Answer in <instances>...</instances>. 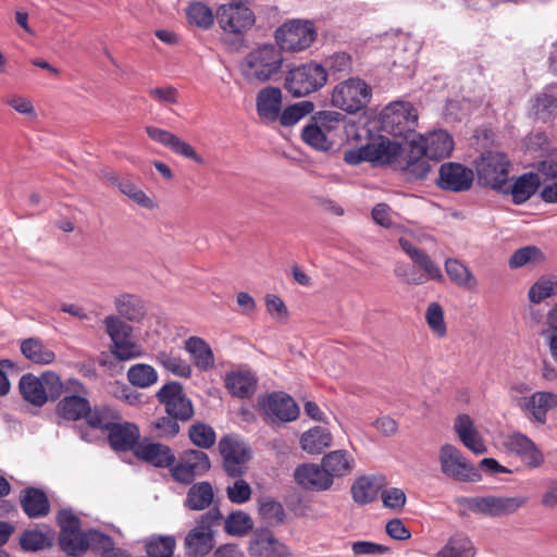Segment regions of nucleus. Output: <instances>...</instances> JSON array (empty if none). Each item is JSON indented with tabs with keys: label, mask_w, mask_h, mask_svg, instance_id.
Instances as JSON below:
<instances>
[{
	"label": "nucleus",
	"mask_w": 557,
	"mask_h": 557,
	"mask_svg": "<svg viewBox=\"0 0 557 557\" xmlns=\"http://www.w3.org/2000/svg\"><path fill=\"white\" fill-rule=\"evenodd\" d=\"M21 507L30 519L44 518L49 513L50 503L46 493L37 487H26L20 497Z\"/></svg>",
	"instance_id": "30"
},
{
	"label": "nucleus",
	"mask_w": 557,
	"mask_h": 557,
	"mask_svg": "<svg viewBox=\"0 0 557 557\" xmlns=\"http://www.w3.org/2000/svg\"><path fill=\"white\" fill-rule=\"evenodd\" d=\"M519 406L530 420L545 424L547 412L557 407V394L535 392L530 397L520 399Z\"/></svg>",
	"instance_id": "21"
},
{
	"label": "nucleus",
	"mask_w": 557,
	"mask_h": 557,
	"mask_svg": "<svg viewBox=\"0 0 557 557\" xmlns=\"http://www.w3.org/2000/svg\"><path fill=\"white\" fill-rule=\"evenodd\" d=\"M20 546L24 552H39L52 546V539L37 530H26L20 536Z\"/></svg>",
	"instance_id": "51"
},
{
	"label": "nucleus",
	"mask_w": 557,
	"mask_h": 557,
	"mask_svg": "<svg viewBox=\"0 0 557 557\" xmlns=\"http://www.w3.org/2000/svg\"><path fill=\"white\" fill-rule=\"evenodd\" d=\"M188 436L195 446L203 449L212 447L216 441L213 428L203 422L191 424L188 430Z\"/></svg>",
	"instance_id": "50"
},
{
	"label": "nucleus",
	"mask_w": 557,
	"mask_h": 557,
	"mask_svg": "<svg viewBox=\"0 0 557 557\" xmlns=\"http://www.w3.org/2000/svg\"><path fill=\"white\" fill-rule=\"evenodd\" d=\"M370 162L374 164H393L397 168L405 147L401 143L393 141L389 138L380 136L376 140L368 144Z\"/></svg>",
	"instance_id": "24"
},
{
	"label": "nucleus",
	"mask_w": 557,
	"mask_h": 557,
	"mask_svg": "<svg viewBox=\"0 0 557 557\" xmlns=\"http://www.w3.org/2000/svg\"><path fill=\"white\" fill-rule=\"evenodd\" d=\"M438 460L442 473L450 479L459 482H479L482 479L480 470L451 444L441 447Z\"/></svg>",
	"instance_id": "11"
},
{
	"label": "nucleus",
	"mask_w": 557,
	"mask_h": 557,
	"mask_svg": "<svg viewBox=\"0 0 557 557\" xmlns=\"http://www.w3.org/2000/svg\"><path fill=\"white\" fill-rule=\"evenodd\" d=\"M525 502L527 498L522 496H484L472 497L468 500V504L472 511L481 512L491 517H500L515 512L522 507Z\"/></svg>",
	"instance_id": "16"
},
{
	"label": "nucleus",
	"mask_w": 557,
	"mask_h": 557,
	"mask_svg": "<svg viewBox=\"0 0 557 557\" xmlns=\"http://www.w3.org/2000/svg\"><path fill=\"white\" fill-rule=\"evenodd\" d=\"M557 290V283L541 277L529 289L528 297L532 304H541L543 300L549 298Z\"/></svg>",
	"instance_id": "58"
},
{
	"label": "nucleus",
	"mask_w": 557,
	"mask_h": 557,
	"mask_svg": "<svg viewBox=\"0 0 557 557\" xmlns=\"http://www.w3.org/2000/svg\"><path fill=\"white\" fill-rule=\"evenodd\" d=\"M381 124L384 132L405 140V145L417 140L418 112L407 101H395L386 106L381 113Z\"/></svg>",
	"instance_id": "3"
},
{
	"label": "nucleus",
	"mask_w": 557,
	"mask_h": 557,
	"mask_svg": "<svg viewBox=\"0 0 557 557\" xmlns=\"http://www.w3.org/2000/svg\"><path fill=\"white\" fill-rule=\"evenodd\" d=\"M135 455L158 468H169L175 462L173 450L161 443H141L136 447Z\"/></svg>",
	"instance_id": "29"
},
{
	"label": "nucleus",
	"mask_w": 557,
	"mask_h": 557,
	"mask_svg": "<svg viewBox=\"0 0 557 557\" xmlns=\"http://www.w3.org/2000/svg\"><path fill=\"white\" fill-rule=\"evenodd\" d=\"M425 321L431 331L438 337H444L447 327L444 321V310L438 302H431L425 312Z\"/></svg>",
	"instance_id": "57"
},
{
	"label": "nucleus",
	"mask_w": 557,
	"mask_h": 557,
	"mask_svg": "<svg viewBox=\"0 0 557 557\" xmlns=\"http://www.w3.org/2000/svg\"><path fill=\"white\" fill-rule=\"evenodd\" d=\"M265 307L272 318L277 321L286 320L288 317V310L284 301L274 294L265 296Z\"/></svg>",
	"instance_id": "64"
},
{
	"label": "nucleus",
	"mask_w": 557,
	"mask_h": 557,
	"mask_svg": "<svg viewBox=\"0 0 557 557\" xmlns=\"http://www.w3.org/2000/svg\"><path fill=\"white\" fill-rule=\"evenodd\" d=\"M295 480L302 487L313 491H325L333 484L331 475H329L322 463L321 466L307 463L297 467Z\"/></svg>",
	"instance_id": "25"
},
{
	"label": "nucleus",
	"mask_w": 557,
	"mask_h": 557,
	"mask_svg": "<svg viewBox=\"0 0 557 557\" xmlns=\"http://www.w3.org/2000/svg\"><path fill=\"white\" fill-rule=\"evenodd\" d=\"M88 411L89 403L81 396H66L58 404V413L70 421L85 418Z\"/></svg>",
	"instance_id": "39"
},
{
	"label": "nucleus",
	"mask_w": 557,
	"mask_h": 557,
	"mask_svg": "<svg viewBox=\"0 0 557 557\" xmlns=\"http://www.w3.org/2000/svg\"><path fill=\"white\" fill-rule=\"evenodd\" d=\"M160 404L164 405L165 412L181 421H188L194 416V407L190 399L184 394L183 386L178 382L164 384L157 393Z\"/></svg>",
	"instance_id": "14"
},
{
	"label": "nucleus",
	"mask_w": 557,
	"mask_h": 557,
	"mask_svg": "<svg viewBox=\"0 0 557 557\" xmlns=\"http://www.w3.org/2000/svg\"><path fill=\"white\" fill-rule=\"evenodd\" d=\"M475 549L469 537L462 534L451 536L437 553V557H474Z\"/></svg>",
	"instance_id": "42"
},
{
	"label": "nucleus",
	"mask_w": 557,
	"mask_h": 557,
	"mask_svg": "<svg viewBox=\"0 0 557 557\" xmlns=\"http://www.w3.org/2000/svg\"><path fill=\"white\" fill-rule=\"evenodd\" d=\"M534 109L539 120L554 119L557 116V98L548 94H541L536 97Z\"/></svg>",
	"instance_id": "61"
},
{
	"label": "nucleus",
	"mask_w": 557,
	"mask_h": 557,
	"mask_svg": "<svg viewBox=\"0 0 557 557\" xmlns=\"http://www.w3.org/2000/svg\"><path fill=\"white\" fill-rule=\"evenodd\" d=\"M114 308L120 318L131 322H139L146 314L145 302L137 295L123 293L114 297Z\"/></svg>",
	"instance_id": "32"
},
{
	"label": "nucleus",
	"mask_w": 557,
	"mask_h": 557,
	"mask_svg": "<svg viewBox=\"0 0 557 557\" xmlns=\"http://www.w3.org/2000/svg\"><path fill=\"white\" fill-rule=\"evenodd\" d=\"M81 524H62L59 536L61 549L70 556H79L87 550L97 552L110 544V536L94 529L83 532Z\"/></svg>",
	"instance_id": "7"
},
{
	"label": "nucleus",
	"mask_w": 557,
	"mask_h": 557,
	"mask_svg": "<svg viewBox=\"0 0 557 557\" xmlns=\"http://www.w3.org/2000/svg\"><path fill=\"white\" fill-rule=\"evenodd\" d=\"M454 430L461 443L473 454L482 455L486 453V445L470 416H457L454 422Z\"/></svg>",
	"instance_id": "26"
},
{
	"label": "nucleus",
	"mask_w": 557,
	"mask_h": 557,
	"mask_svg": "<svg viewBox=\"0 0 557 557\" xmlns=\"http://www.w3.org/2000/svg\"><path fill=\"white\" fill-rule=\"evenodd\" d=\"M117 187L123 195L128 197L136 205L150 210L156 207L154 201L132 181L122 180L119 182Z\"/></svg>",
	"instance_id": "54"
},
{
	"label": "nucleus",
	"mask_w": 557,
	"mask_h": 557,
	"mask_svg": "<svg viewBox=\"0 0 557 557\" xmlns=\"http://www.w3.org/2000/svg\"><path fill=\"white\" fill-rule=\"evenodd\" d=\"M327 72V77L339 79L352 72V58L346 52H335L329 55L322 64Z\"/></svg>",
	"instance_id": "44"
},
{
	"label": "nucleus",
	"mask_w": 557,
	"mask_h": 557,
	"mask_svg": "<svg viewBox=\"0 0 557 557\" xmlns=\"http://www.w3.org/2000/svg\"><path fill=\"white\" fill-rule=\"evenodd\" d=\"M314 110V104L311 101L304 100L282 109L280 112L278 122L282 126L290 127L297 124L306 115Z\"/></svg>",
	"instance_id": "47"
},
{
	"label": "nucleus",
	"mask_w": 557,
	"mask_h": 557,
	"mask_svg": "<svg viewBox=\"0 0 557 557\" xmlns=\"http://www.w3.org/2000/svg\"><path fill=\"white\" fill-rule=\"evenodd\" d=\"M223 461V470L231 478L243 476L251 459V449L239 436L227 434L220 438L218 445Z\"/></svg>",
	"instance_id": "9"
},
{
	"label": "nucleus",
	"mask_w": 557,
	"mask_h": 557,
	"mask_svg": "<svg viewBox=\"0 0 557 557\" xmlns=\"http://www.w3.org/2000/svg\"><path fill=\"white\" fill-rule=\"evenodd\" d=\"M85 419L95 429L109 430L120 417L116 410L108 406H96L94 409L89 407Z\"/></svg>",
	"instance_id": "46"
},
{
	"label": "nucleus",
	"mask_w": 557,
	"mask_h": 557,
	"mask_svg": "<svg viewBox=\"0 0 557 557\" xmlns=\"http://www.w3.org/2000/svg\"><path fill=\"white\" fill-rule=\"evenodd\" d=\"M417 144L430 159L448 158L454 150L453 137L443 129L433 131L426 136L418 134Z\"/></svg>",
	"instance_id": "23"
},
{
	"label": "nucleus",
	"mask_w": 557,
	"mask_h": 557,
	"mask_svg": "<svg viewBox=\"0 0 557 557\" xmlns=\"http://www.w3.org/2000/svg\"><path fill=\"white\" fill-rule=\"evenodd\" d=\"M224 385L232 396L247 399L255 395L258 379L250 370H236L226 373Z\"/></svg>",
	"instance_id": "27"
},
{
	"label": "nucleus",
	"mask_w": 557,
	"mask_h": 557,
	"mask_svg": "<svg viewBox=\"0 0 557 557\" xmlns=\"http://www.w3.org/2000/svg\"><path fill=\"white\" fill-rule=\"evenodd\" d=\"M332 444V434L323 426H314L300 437L301 448L309 454H321Z\"/></svg>",
	"instance_id": "38"
},
{
	"label": "nucleus",
	"mask_w": 557,
	"mask_h": 557,
	"mask_svg": "<svg viewBox=\"0 0 557 557\" xmlns=\"http://www.w3.org/2000/svg\"><path fill=\"white\" fill-rule=\"evenodd\" d=\"M478 181L481 185L507 194L510 161L499 151L483 152L475 161Z\"/></svg>",
	"instance_id": "5"
},
{
	"label": "nucleus",
	"mask_w": 557,
	"mask_h": 557,
	"mask_svg": "<svg viewBox=\"0 0 557 557\" xmlns=\"http://www.w3.org/2000/svg\"><path fill=\"white\" fill-rule=\"evenodd\" d=\"M181 458L196 474V476L203 475L211 468L209 456L202 450H186Z\"/></svg>",
	"instance_id": "56"
},
{
	"label": "nucleus",
	"mask_w": 557,
	"mask_h": 557,
	"mask_svg": "<svg viewBox=\"0 0 557 557\" xmlns=\"http://www.w3.org/2000/svg\"><path fill=\"white\" fill-rule=\"evenodd\" d=\"M146 132L152 140L163 145L174 153L190 159L197 164H203V158L199 156L188 143L181 139L175 134L154 126H147Z\"/></svg>",
	"instance_id": "22"
},
{
	"label": "nucleus",
	"mask_w": 557,
	"mask_h": 557,
	"mask_svg": "<svg viewBox=\"0 0 557 557\" xmlns=\"http://www.w3.org/2000/svg\"><path fill=\"white\" fill-rule=\"evenodd\" d=\"M398 244L403 251L423 271V273L420 274L416 270H410L405 264H397L394 269V273L397 277L409 285H422L428 281H435L437 283L444 282L441 268L424 250L417 248L406 237H400Z\"/></svg>",
	"instance_id": "2"
},
{
	"label": "nucleus",
	"mask_w": 557,
	"mask_h": 557,
	"mask_svg": "<svg viewBox=\"0 0 557 557\" xmlns=\"http://www.w3.org/2000/svg\"><path fill=\"white\" fill-rule=\"evenodd\" d=\"M18 389L25 401L41 407L48 400H55L62 395L63 383L60 376L51 371H47L40 376L26 373L20 379Z\"/></svg>",
	"instance_id": "4"
},
{
	"label": "nucleus",
	"mask_w": 557,
	"mask_h": 557,
	"mask_svg": "<svg viewBox=\"0 0 557 557\" xmlns=\"http://www.w3.org/2000/svg\"><path fill=\"white\" fill-rule=\"evenodd\" d=\"M445 271L449 280L458 287L474 290L478 287V280L471 270L461 261L455 258L445 260Z\"/></svg>",
	"instance_id": "36"
},
{
	"label": "nucleus",
	"mask_w": 557,
	"mask_h": 557,
	"mask_svg": "<svg viewBox=\"0 0 557 557\" xmlns=\"http://www.w3.org/2000/svg\"><path fill=\"white\" fill-rule=\"evenodd\" d=\"M103 324L111 343L126 337H132L133 327L116 314L107 315L103 319Z\"/></svg>",
	"instance_id": "53"
},
{
	"label": "nucleus",
	"mask_w": 557,
	"mask_h": 557,
	"mask_svg": "<svg viewBox=\"0 0 557 557\" xmlns=\"http://www.w3.org/2000/svg\"><path fill=\"white\" fill-rule=\"evenodd\" d=\"M429 159L414 140L406 144L405 152L397 162V169L403 171L409 180H423L431 169Z\"/></svg>",
	"instance_id": "18"
},
{
	"label": "nucleus",
	"mask_w": 557,
	"mask_h": 557,
	"mask_svg": "<svg viewBox=\"0 0 557 557\" xmlns=\"http://www.w3.org/2000/svg\"><path fill=\"white\" fill-rule=\"evenodd\" d=\"M110 351L121 361L132 360L141 356L140 346L132 341L131 337L111 343Z\"/></svg>",
	"instance_id": "55"
},
{
	"label": "nucleus",
	"mask_w": 557,
	"mask_h": 557,
	"mask_svg": "<svg viewBox=\"0 0 557 557\" xmlns=\"http://www.w3.org/2000/svg\"><path fill=\"white\" fill-rule=\"evenodd\" d=\"M540 176L535 173H524L519 176L512 185H508V193L512 196L515 205H522L528 201L539 189Z\"/></svg>",
	"instance_id": "35"
},
{
	"label": "nucleus",
	"mask_w": 557,
	"mask_h": 557,
	"mask_svg": "<svg viewBox=\"0 0 557 557\" xmlns=\"http://www.w3.org/2000/svg\"><path fill=\"white\" fill-rule=\"evenodd\" d=\"M2 102L9 107H11L13 110H15L17 113L29 116V117H36V111L33 106V102L21 95L17 94H10L2 98Z\"/></svg>",
	"instance_id": "62"
},
{
	"label": "nucleus",
	"mask_w": 557,
	"mask_h": 557,
	"mask_svg": "<svg viewBox=\"0 0 557 557\" xmlns=\"http://www.w3.org/2000/svg\"><path fill=\"white\" fill-rule=\"evenodd\" d=\"M233 484L227 485L225 492L226 496L233 504H244L251 498L252 490L247 481L239 478H234Z\"/></svg>",
	"instance_id": "60"
},
{
	"label": "nucleus",
	"mask_w": 557,
	"mask_h": 557,
	"mask_svg": "<svg viewBox=\"0 0 557 557\" xmlns=\"http://www.w3.org/2000/svg\"><path fill=\"white\" fill-rule=\"evenodd\" d=\"M185 349L193 357L195 366L201 371L214 367V355L209 344L201 337L190 336L185 341Z\"/></svg>",
	"instance_id": "34"
},
{
	"label": "nucleus",
	"mask_w": 557,
	"mask_h": 557,
	"mask_svg": "<svg viewBox=\"0 0 557 557\" xmlns=\"http://www.w3.org/2000/svg\"><path fill=\"white\" fill-rule=\"evenodd\" d=\"M380 485L374 479L361 476L351 486V494L355 502L359 504L371 503L377 497Z\"/></svg>",
	"instance_id": "49"
},
{
	"label": "nucleus",
	"mask_w": 557,
	"mask_h": 557,
	"mask_svg": "<svg viewBox=\"0 0 557 557\" xmlns=\"http://www.w3.org/2000/svg\"><path fill=\"white\" fill-rule=\"evenodd\" d=\"M545 260L544 253L535 246H525L517 249L509 259L512 269L527 264L537 265Z\"/></svg>",
	"instance_id": "52"
},
{
	"label": "nucleus",
	"mask_w": 557,
	"mask_h": 557,
	"mask_svg": "<svg viewBox=\"0 0 557 557\" xmlns=\"http://www.w3.org/2000/svg\"><path fill=\"white\" fill-rule=\"evenodd\" d=\"M473 171L460 163L447 162L440 168L437 185L455 193L469 190L473 184Z\"/></svg>",
	"instance_id": "17"
},
{
	"label": "nucleus",
	"mask_w": 557,
	"mask_h": 557,
	"mask_svg": "<svg viewBox=\"0 0 557 557\" xmlns=\"http://www.w3.org/2000/svg\"><path fill=\"white\" fill-rule=\"evenodd\" d=\"M212 524H197L185 537L186 554L191 557L207 555L214 546Z\"/></svg>",
	"instance_id": "28"
},
{
	"label": "nucleus",
	"mask_w": 557,
	"mask_h": 557,
	"mask_svg": "<svg viewBox=\"0 0 557 557\" xmlns=\"http://www.w3.org/2000/svg\"><path fill=\"white\" fill-rule=\"evenodd\" d=\"M283 107V94L281 88L265 86L256 96V110L259 120L265 125L277 122Z\"/></svg>",
	"instance_id": "19"
},
{
	"label": "nucleus",
	"mask_w": 557,
	"mask_h": 557,
	"mask_svg": "<svg viewBox=\"0 0 557 557\" xmlns=\"http://www.w3.org/2000/svg\"><path fill=\"white\" fill-rule=\"evenodd\" d=\"M283 62V53L278 47L272 44L262 45L244 57L239 70L249 84H263L280 74Z\"/></svg>",
	"instance_id": "1"
},
{
	"label": "nucleus",
	"mask_w": 557,
	"mask_h": 557,
	"mask_svg": "<svg viewBox=\"0 0 557 557\" xmlns=\"http://www.w3.org/2000/svg\"><path fill=\"white\" fill-rule=\"evenodd\" d=\"M258 404L265 417L272 422H290L299 416V407L295 400L282 392L269 394L260 398Z\"/></svg>",
	"instance_id": "15"
},
{
	"label": "nucleus",
	"mask_w": 557,
	"mask_h": 557,
	"mask_svg": "<svg viewBox=\"0 0 557 557\" xmlns=\"http://www.w3.org/2000/svg\"><path fill=\"white\" fill-rule=\"evenodd\" d=\"M322 465L332 480L344 476L351 472L354 458L347 450H334L322 458Z\"/></svg>",
	"instance_id": "37"
},
{
	"label": "nucleus",
	"mask_w": 557,
	"mask_h": 557,
	"mask_svg": "<svg viewBox=\"0 0 557 557\" xmlns=\"http://www.w3.org/2000/svg\"><path fill=\"white\" fill-rule=\"evenodd\" d=\"M22 354L30 361L39 364H49L53 362L55 355L47 348L44 343L36 338H28L22 342Z\"/></svg>",
	"instance_id": "40"
},
{
	"label": "nucleus",
	"mask_w": 557,
	"mask_h": 557,
	"mask_svg": "<svg viewBox=\"0 0 557 557\" xmlns=\"http://www.w3.org/2000/svg\"><path fill=\"white\" fill-rule=\"evenodd\" d=\"M108 431L110 445L115 450L133 449L139 438V430L133 423H117L115 421Z\"/></svg>",
	"instance_id": "31"
},
{
	"label": "nucleus",
	"mask_w": 557,
	"mask_h": 557,
	"mask_svg": "<svg viewBox=\"0 0 557 557\" xmlns=\"http://www.w3.org/2000/svg\"><path fill=\"white\" fill-rule=\"evenodd\" d=\"M215 18L224 33L238 37L249 30L256 22L253 12L249 8L237 3L220 5Z\"/></svg>",
	"instance_id": "13"
},
{
	"label": "nucleus",
	"mask_w": 557,
	"mask_h": 557,
	"mask_svg": "<svg viewBox=\"0 0 557 557\" xmlns=\"http://www.w3.org/2000/svg\"><path fill=\"white\" fill-rule=\"evenodd\" d=\"M315 38L317 29L310 21L292 20L281 25L275 32L280 49L293 52L309 48Z\"/></svg>",
	"instance_id": "12"
},
{
	"label": "nucleus",
	"mask_w": 557,
	"mask_h": 557,
	"mask_svg": "<svg viewBox=\"0 0 557 557\" xmlns=\"http://www.w3.org/2000/svg\"><path fill=\"white\" fill-rule=\"evenodd\" d=\"M259 513L262 519L270 522H283L284 519L282 504L269 496L259 499Z\"/></svg>",
	"instance_id": "59"
},
{
	"label": "nucleus",
	"mask_w": 557,
	"mask_h": 557,
	"mask_svg": "<svg viewBox=\"0 0 557 557\" xmlns=\"http://www.w3.org/2000/svg\"><path fill=\"white\" fill-rule=\"evenodd\" d=\"M186 18L190 25L209 29L214 23L212 10L200 1H194L185 9Z\"/></svg>",
	"instance_id": "43"
},
{
	"label": "nucleus",
	"mask_w": 557,
	"mask_h": 557,
	"mask_svg": "<svg viewBox=\"0 0 557 557\" xmlns=\"http://www.w3.org/2000/svg\"><path fill=\"white\" fill-rule=\"evenodd\" d=\"M341 121L342 114L338 112H318L304 126L301 138L315 150L329 151L333 146V140L329 136L338 127Z\"/></svg>",
	"instance_id": "8"
},
{
	"label": "nucleus",
	"mask_w": 557,
	"mask_h": 557,
	"mask_svg": "<svg viewBox=\"0 0 557 557\" xmlns=\"http://www.w3.org/2000/svg\"><path fill=\"white\" fill-rule=\"evenodd\" d=\"M127 380L134 386L147 388L157 383L158 373L150 364L137 363L128 369Z\"/></svg>",
	"instance_id": "48"
},
{
	"label": "nucleus",
	"mask_w": 557,
	"mask_h": 557,
	"mask_svg": "<svg viewBox=\"0 0 557 557\" xmlns=\"http://www.w3.org/2000/svg\"><path fill=\"white\" fill-rule=\"evenodd\" d=\"M152 432L158 437H173L180 432L177 419L168 417H160L151 423Z\"/></svg>",
	"instance_id": "63"
},
{
	"label": "nucleus",
	"mask_w": 557,
	"mask_h": 557,
	"mask_svg": "<svg viewBox=\"0 0 557 557\" xmlns=\"http://www.w3.org/2000/svg\"><path fill=\"white\" fill-rule=\"evenodd\" d=\"M156 359L164 369L176 376L188 379L191 375L190 364L172 351H159Z\"/></svg>",
	"instance_id": "45"
},
{
	"label": "nucleus",
	"mask_w": 557,
	"mask_h": 557,
	"mask_svg": "<svg viewBox=\"0 0 557 557\" xmlns=\"http://www.w3.org/2000/svg\"><path fill=\"white\" fill-rule=\"evenodd\" d=\"M508 447L530 467H539L543 462V455L535 444L521 433H516L509 437Z\"/></svg>",
	"instance_id": "33"
},
{
	"label": "nucleus",
	"mask_w": 557,
	"mask_h": 557,
	"mask_svg": "<svg viewBox=\"0 0 557 557\" xmlns=\"http://www.w3.org/2000/svg\"><path fill=\"white\" fill-rule=\"evenodd\" d=\"M326 83V69L320 63L309 62L288 71L285 89L293 97L300 98L320 90Z\"/></svg>",
	"instance_id": "6"
},
{
	"label": "nucleus",
	"mask_w": 557,
	"mask_h": 557,
	"mask_svg": "<svg viewBox=\"0 0 557 557\" xmlns=\"http://www.w3.org/2000/svg\"><path fill=\"white\" fill-rule=\"evenodd\" d=\"M248 550L251 556L256 557H286L288 555L287 547L267 527L255 531Z\"/></svg>",
	"instance_id": "20"
},
{
	"label": "nucleus",
	"mask_w": 557,
	"mask_h": 557,
	"mask_svg": "<svg viewBox=\"0 0 557 557\" xmlns=\"http://www.w3.org/2000/svg\"><path fill=\"white\" fill-rule=\"evenodd\" d=\"M371 98V87L360 78H348L338 83L332 92L334 107L355 113L363 109Z\"/></svg>",
	"instance_id": "10"
},
{
	"label": "nucleus",
	"mask_w": 557,
	"mask_h": 557,
	"mask_svg": "<svg viewBox=\"0 0 557 557\" xmlns=\"http://www.w3.org/2000/svg\"><path fill=\"white\" fill-rule=\"evenodd\" d=\"M213 496L212 485L209 482H200L189 488L185 504L190 509L202 510L212 503Z\"/></svg>",
	"instance_id": "41"
}]
</instances>
